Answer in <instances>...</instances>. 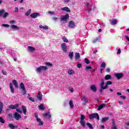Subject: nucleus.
Here are the masks:
<instances>
[{"mask_svg":"<svg viewBox=\"0 0 129 129\" xmlns=\"http://www.w3.org/2000/svg\"><path fill=\"white\" fill-rule=\"evenodd\" d=\"M47 69L48 68L46 66H40L36 69V72L37 73H41L42 71H46Z\"/></svg>","mask_w":129,"mask_h":129,"instance_id":"f257e3e1","label":"nucleus"},{"mask_svg":"<svg viewBox=\"0 0 129 129\" xmlns=\"http://www.w3.org/2000/svg\"><path fill=\"white\" fill-rule=\"evenodd\" d=\"M19 106H20V104H15V105H10L7 109V111H9L10 109H17V108H18Z\"/></svg>","mask_w":129,"mask_h":129,"instance_id":"f03ea898","label":"nucleus"},{"mask_svg":"<svg viewBox=\"0 0 129 129\" xmlns=\"http://www.w3.org/2000/svg\"><path fill=\"white\" fill-rule=\"evenodd\" d=\"M20 88L22 90V95H25L27 94V90H26V88L25 87V85L23 82H21L20 84Z\"/></svg>","mask_w":129,"mask_h":129,"instance_id":"7ed1b4c3","label":"nucleus"},{"mask_svg":"<svg viewBox=\"0 0 129 129\" xmlns=\"http://www.w3.org/2000/svg\"><path fill=\"white\" fill-rule=\"evenodd\" d=\"M89 118L90 119H94V118H97L98 120H99V115L98 113H92L89 115Z\"/></svg>","mask_w":129,"mask_h":129,"instance_id":"20e7f679","label":"nucleus"},{"mask_svg":"<svg viewBox=\"0 0 129 129\" xmlns=\"http://www.w3.org/2000/svg\"><path fill=\"white\" fill-rule=\"evenodd\" d=\"M85 118V115L83 114L81 115L80 123L82 126L84 127L85 126V122H84V119Z\"/></svg>","mask_w":129,"mask_h":129,"instance_id":"39448f33","label":"nucleus"},{"mask_svg":"<svg viewBox=\"0 0 129 129\" xmlns=\"http://www.w3.org/2000/svg\"><path fill=\"white\" fill-rule=\"evenodd\" d=\"M100 80H101V83L100 84V92H101V93H102V91H103V90H105V89H103V86H104V79H100Z\"/></svg>","mask_w":129,"mask_h":129,"instance_id":"423d86ee","label":"nucleus"},{"mask_svg":"<svg viewBox=\"0 0 129 129\" xmlns=\"http://www.w3.org/2000/svg\"><path fill=\"white\" fill-rule=\"evenodd\" d=\"M40 16H41V14L38 12H35L30 15V17L32 19H36L38 18V17H40Z\"/></svg>","mask_w":129,"mask_h":129,"instance_id":"0eeeda50","label":"nucleus"},{"mask_svg":"<svg viewBox=\"0 0 129 129\" xmlns=\"http://www.w3.org/2000/svg\"><path fill=\"white\" fill-rule=\"evenodd\" d=\"M13 117H14L16 120H19L20 118H22V116L21 114H19V113L16 112L13 114Z\"/></svg>","mask_w":129,"mask_h":129,"instance_id":"6e6552de","label":"nucleus"},{"mask_svg":"<svg viewBox=\"0 0 129 129\" xmlns=\"http://www.w3.org/2000/svg\"><path fill=\"white\" fill-rule=\"evenodd\" d=\"M115 77L116 78L117 80H119V79H121L123 77V74L122 73H115L114 74Z\"/></svg>","mask_w":129,"mask_h":129,"instance_id":"1a4fd4ad","label":"nucleus"},{"mask_svg":"<svg viewBox=\"0 0 129 129\" xmlns=\"http://www.w3.org/2000/svg\"><path fill=\"white\" fill-rule=\"evenodd\" d=\"M106 66V63H105V62H102V63L100 64L101 69L100 70L101 73H102V71L104 70Z\"/></svg>","mask_w":129,"mask_h":129,"instance_id":"9d476101","label":"nucleus"},{"mask_svg":"<svg viewBox=\"0 0 129 129\" xmlns=\"http://www.w3.org/2000/svg\"><path fill=\"white\" fill-rule=\"evenodd\" d=\"M61 46L63 52L66 53V52H67V46H66V43H62L61 44Z\"/></svg>","mask_w":129,"mask_h":129,"instance_id":"9b49d317","label":"nucleus"},{"mask_svg":"<svg viewBox=\"0 0 129 129\" xmlns=\"http://www.w3.org/2000/svg\"><path fill=\"white\" fill-rule=\"evenodd\" d=\"M43 116H44L45 118H48L49 119L51 118V114H50V112H48L43 114Z\"/></svg>","mask_w":129,"mask_h":129,"instance_id":"f8f14e48","label":"nucleus"},{"mask_svg":"<svg viewBox=\"0 0 129 129\" xmlns=\"http://www.w3.org/2000/svg\"><path fill=\"white\" fill-rule=\"evenodd\" d=\"M75 27V23L73 21H71L69 22V28H73Z\"/></svg>","mask_w":129,"mask_h":129,"instance_id":"ddd939ff","label":"nucleus"},{"mask_svg":"<svg viewBox=\"0 0 129 129\" xmlns=\"http://www.w3.org/2000/svg\"><path fill=\"white\" fill-rule=\"evenodd\" d=\"M91 90L92 91H93V92H96L97 91V88H96V86L95 85H93L91 86Z\"/></svg>","mask_w":129,"mask_h":129,"instance_id":"4468645a","label":"nucleus"},{"mask_svg":"<svg viewBox=\"0 0 129 129\" xmlns=\"http://www.w3.org/2000/svg\"><path fill=\"white\" fill-rule=\"evenodd\" d=\"M108 119H109V117H102V118H101V122H102V123H104L105 122V121H107V120H108Z\"/></svg>","mask_w":129,"mask_h":129,"instance_id":"2eb2a0df","label":"nucleus"},{"mask_svg":"<svg viewBox=\"0 0 129 129\" xmlns=\"http://www.w3.org/2000/svg\"><path fill=\"white\" fill-rule=\"evenodd\" d=\"M43 98V95H42V93L41 92H38V96H37V99L41 101Z\"/></svg>","mask_w":129,"mask_h":129,"instance_id":"dca6fc26","label":"nucleus"},{"mask_svg":"<svg viewBox=\"0 0 129 129\" xmlns=\"http://www.w3.org/2000/svg\"><path fill=\"white\" fill-rule=\"evenodd\" d=\"M12 83L13 85H14L15 87H16V88H19V84H18V82H17L16 80H13Z\"/></svg>","mask_w":129,"mask_h":129,"instance_id":"f3484780","label":"nucleus"},{"mask_svg":"<svg viewBox=\"0 0 129 129\" xmlns=\"http://www.w3.org/2000/svg\"><path fill=\"white\" fill-rule=\"evenodd\" d=\"M37 122H38L39 125H44V122H43V121H42V120H41V118H37V119L36 120Z\"/></svg>","mask_w":129,"mask_h":129,"instance_id":"a211bd4d","label":"nucleus"},{"mask_svg":"<svg viewBox=\"0 0 129 129\" xmlns=\"http://www.w3.org/2000/svg\"><path fill=\"white\" fill-rule=\"evenodd\" d=\"M68 19H69V14H67L61 18V21H67Z\"/></svg>","mask_w":129,"mask_h":129,"instance_id":"6ab92c4d","label":"nucleus"},{"mask_svg":"<svg viewBox=\"0 0 129 129\" xmlns=\"http://www.w3.org/2000/svg\"><path fill=\"white\" fill-rule=\"evenodd\" d=\"M9 85L11 93H15V89L14 88V86H13L12 83H10Z\"/></svg>","mask_w":129,"mask_h":129,"instance_id":"aec40b11","label":"nucleus"},{"mask_svg":"<svg viewBox=\"0 0 129 129\" xmlns=\"http://www.w3.org/2000/svg\"><path fill=\"white\" fill-rule=\"evenodd\" d=\"M9 126L11 129L18 128V125L15 126L13 123H10Z\"/></svg>","mask_w":129,"mask_h":129,"instance_id":"412c9836","label":"nucleus"},{"mask_svg":"<svg viewBox=\"0 0 129 129\" xmlns=\"http://www.w3.org/2000/svg\"><path fill=\"white\" fill-rule=\"evenodd\" d=\"M28 49L29 52H34V51L36 50V48L33 47L32 46H28Z\"/></svg>","mask_w":129,"mask_h":129,"instance_id":"4be33fe9","label":"nucleus"},{"mask_svg":"<svg viewBox=\"0 0 129 129\" xmlns=\"http://www.w3.org/2000/svg\"><path fill=\"white\" fill-rule=\"evenodd\" d=\"M22 111H23V113L26 114L27 113V107H26L25 105H22Z\"/></svg>","mask_w":129,"mask_h":129,"instance_id":"5701e85b","label":"nucleus"},{"mask_svg":"<svg viewBox=\"0 0 129 129\" xmlns=\"http://www.w3.org/2000/svg\"><path fill=\"white\" fill-rule=\"evenodd\" d=\"M62 11H64V12H67L68 13H71V11L68 7H64L62 8Z\"/></svg>","mask_w":129,"mask_h":129,"instance_id":"b1692460","label":"nucleus"},{"mask_svg":"<svg viewBox=\"0 0 129 129\" xmlns=\"http://www.w3.org/2000/svg\"><path fill=\"white\" fill-rule=\"evenodd\" d=\"M79 58H80V54H79V53L78 52H76L75 55V60H78Z\"/></svg>","mask_w":129,"mask_h":129,"instance_id":"393cba45","label":"nucleus"},{"mask_svg":"<svg viewBox=\"0 0 129 129\" xmlns=\"http://www.w3.org/2000/svg\"><path fill=\"white\" fill-rule=\"evenodd\" d=\"M11 28L13 30H20V27L17 25H12L11 26Z\"/></svg>","mask_w":129,"mask_h":129,"instance_id":"a878e982","label":"nucleus"},{"mask_svg":"<svg viewBox=\"0 0 129 129\" xmlns=\"http://www.w3.org/2000/svg\"><path fill=\"white\" fill-rule=\"evenodd\" d=\"M106 104L103 103L100 105L98 108V110H100L101 109H102L104 107H105Z\"/></svg>","mask_w":129,"mask_h":129,"instance_id":"bb28decb","label":"nucleus"},{"mask_svg":"<svg viewBox=\"0 0 129 129\" xmlns=\"http://www.w3.org/2000/svg\"><path fill=\"white\" fill-rule=\"evenodd\" d=\"M3 108H4V103L0 102V114L3 112Z\"/></svg>","mask_w":129,"mask_h":129,"instance_id":"cd10ccee","label":"nucleus"},{"mask_svg":"<svg viewBox=\"0 0 129 129\" xmlns=\"http://www.w3.org/2000/svg\"><path fill=\"white\" fill-rule=\"evenodd\" d=\"M110 79H111V76H110V75H107L105 76V80H110Z\"/></svg>","mask_w":129,"mask_h":129,"instance_id":"c85d7f7f","label":"nucleus"},{"mask_svg":"<svg viewBox=\"0 0 129 129\" xmlns=\"http://www.w3.org/2000/svg\"><path fill=\"white\" fill-rule=\"evenodd\" d=\"M83 100L84 101L85 103H87L88 102V100L87 99V98L85 96H82Z\"/></svg>","mask_w":129,"mask_h":129,"instance_id":"c756f323","label":"nucleus"},{"mask_svg":"<svg viewBox=\"0 0 129 129\" xmlns=\"http://www.w3.org/2000/svg\"><path fill=\"white\" fill-rule=\"evenodd\" d=\"M38 107L39 109H41V110H44V109H45V107L44 106V104H41L40 105H39Z\"/></svg>","mask_w":129,"mask_h":129,"instance_id":"7c9ffc66","label":"nucleus"},{"mask_svg":"<svg viewBox=\"0 0 129 129\" xmlns=\"http://www.w3.org/2000/svg\"><path fill=\"white\" fill-rule=\"evenodd\" d=\"M73 52H71L69 54V57L70 59H71V60H72V59H73Z\"/></svg>","mask_w":129,"mask_h":129,"instance_id":"2f4dec72","label":"nucleus"},{"mask_svg":"<svg viewBox=\"0 0 129 129\" xmlns=\"http://www.w3.org/2000/svg\"><path fill=\"white\" fill-rule=\"evenodd\" d=\"M111 24V25H116L117 24V20L114 19L112 20Z\"/></svg>","mask_w":129,"mask_h":129,"instance_id":"473e14b6","label":"nucleus"},{"mask_svg":"<svg viewBox=\"0 0 129 129\" xmlns=\"http://www.w3.org/2000/svg\"><path fill=\"white\" fill-rule=\"evenodd\" d=\"M69 104L71 108H73V107H74V105H73V101L70 100L69 102Z\"/></svg>","mask_w":129,"mask_h":129,"instance_id":"72a5a7b5","label":"nucleus"},{"mask_svg":"<svg viewBox=\"0 0 129 129\" xmlns=\"http://www.w3.org/2000/svg\"><path fill=\"white\" fill-rule=\"evenodd\" d=\"M39 28L40 29H44V30H48V26H43V25H40L39 26Z\"/></svg>","mask_w":129,"mask_h":129,"instance_id":"f704fd0d","label":"nucleus"},{"mask_svg":"<svg viewBox=\"0 0 129 129\" xmlns=\"http://www.w3.org/2000/svg\"><path fill=\"white\" fill-rule=\"evenodd\" d=\"M9 14L8 12H5L4 14L2 16L4 19H6V18H7L8 16H9Z\"/></svg>","mask_w":129,"mask_h":129,"instance_id":"c9c22d12","label":"nucleus"},{"mask_svg":"<svg viewBox=\"0 0 129 129\" xmlns=\"http://www.w3.org/2000/svg\"><path fill=\"white\" fill-rule=\"evenodd\" d=\"M5 9H1L0 10V17H3V15H4V14H5Z\"/></svg>","mask_w":129,"mask_h":129,"instance_id":"e433bc0d","label":"nucleus"},{"mask_svg":"<svg viewBox=\"0 0 129 129\" xmlns=\"http://www.w3.org/2000/svg\"><path fill=\"white\" fill-rule=\"evenodd\" d=\"M74 73H75V72L73 70H70L68 71V74L70 75H72V74H74Z\"/></svg>","mask_w":129,"mask_h":129,"instance_id":"4c0bfd02","label":"nucleus"},{"mask_svg":"<svg viewBox=\"0 0 129 129\" xmlns=\"http://www.w3.org/2000/svg\"><path fill=\"white\" fill-rule=\"evenodd\" d=\"M86 124H87V126H88V127H89V128L93 129V126H92V124H91L90 123H87Z\"/></svg>","mask_w":129,"mask_h":129,"instance_id":"58836bf2","label":"nucleus"},{"mask_svg":"<svg viewBox=\"0 0 129 129\" xmlns=\"http://www.w3.org/2000/svg\"><path fill=\"white\" fill-rule=\"evenodd\" d=\"M45 65H46V66H48L49 67H52V66H53V64L50 63V62H45Z\"/></svg>","mask_w":129,"mask_h":129,"instance_id":"ea45409f","label":"nucleus"},{"mask_svg":"<svg viewBox=\"0 0 129 129\" xmlns=\"http://www.w3.org/2000/svg\"><path fill=\"white\" fill-rule=\"evenodd\" d=\"M32 12V10L29 9L27 12H26V16H27V17L28 16H30V14H31V12Z\"/></svg>","mask_w":129,"mask_h":129,"instance_id":"a19ab883","label":"nucleus"},{"mask_svg":"<svg viewBox=\"0 0 129 129\" xmlns=\"http://www.w3.org/2000/svg\"><path fill=\"white\" fill-rule=\"evenodd\" d=\"M85 62L86 64H90V61L88 58H85Z\"/></svg>","mask_w":129,"mask_h":129,"instance_id":"79ce46f5","label":"nucleus"},{"mask_svg":"<svg viewBox=\"0 0 129 129\" xmlns=\"http://www.w3.org/2000/svg\"><path fill=\"white\" fill-rule=\"evenodd\" d=\"M0 122H1V123H5V122H6V121H5L3 117H0Z\"/></svg>","mask_w":129,"mask_h":129,"instance_id":"37998d69","label":"nucleus"},{"mask_svg":"<svg viewBox=\"0 0 129 129\" xmlns=\"http://www.w3.org/2000/svg\"><path fill=\"white\" fill-rule=\"evenodd\" d=\"M28 99L32 102H35V99H34V98H33L32 97H28Z\"/></svg>","mask_w":129,"mask_h":129,"instance_id":"c03bdc74","label":"nucleus"},{"mask_svg":"<svg viewBox=\"0 0 129 129\" xmlns=\"http://www.w3.org/2000/svg\"><path fill=\"white\" fill-rule=\"evenodd\" d=\"M90 69H92V67L90 66H87L86 67L85 70H86V71H88V70H89Z\"/></svg>","mask_w":129,"mask_h":129,"instance_id":"a18cd8bd","label":"nucleus"},{"mask_svg":"<svg viewBox=\"0 0 129 129\" xmlns=\"http://www.w3.org/2000/svg\"><path fill=\"white\" fill-rule=\"evenodd\" d=\"M62 41H63V42H64L65 43H68V42H69L68 39H67V38H63Z\"/></svg>","mask_w":129,"mask_h":129,"instance_id":"49530a36","label":"nucleus"},{"mask_svg":"<svg viewBox=\"0 0 129 129\" xmlns=\"http://www.w3.org/2000/svg\"><path fill=\"white\" fill-rule=\"evenodd\" d=\"M2 27H5V28H9L10 27V25L9 24H2Z\"/></svg>","mask_w":129,"mask_h":129,"instance_id":"de8ad7c7","label":"nucleus"},{"mask_svg":"<svg viewBox=\"0 0 129 129\" xmlns=\"http://www.w3.org/2000/svg\"><path fill=\"white\" fill-rule=\"evenodd\" d=\"M108 85H111L112 84V82L108 81L106 83Z\"/></svg>","mask_w":129,"mask_h":129,"instance_id":"09e8293b","label":"nucleus"},{"mask_svg":"<svg viewBox=\"0 0 129 129\" xmlns=\"http://www.w3.org/2000/svg\"><path fill=\"white\" fill-rule=\"evenodd\" d=\"M77 67H78V68H82V64L81 63H78Z\"/></svg>","mask_w":129,"mask_h":129,"instance_id":"8fccbe9b","label":"nucleus"},{"mask_svg":"<svg viewBox=\"0 0 129 129\" xmlns=\"http://www.w3.org/2000/svg\"><path fill=\"white\" fill-rule=\"evenodd\" d=\"M8 117L10 118V119L13 118V114H12L11 113L9 114Z\"/></svg>","mask_w":129,"mask_h":129,"instance_id":"3c124183","label":"nucleus"},{"mask_svg":"<svg viewBox=\"0 0 129 129\" xmlns=\"http://www.w3.org/2000/svg\"><path fill=\"white\" fill-rule=\"evenodd\" d=\"M108 85L106 83L105 86H103V88L105 90L107 88Z\"/></svg>","mask_w":129,"mask_h":129,"instance_id":"603ef678","label":"nucleus"},{"mask_svg":"<svg viewBox=\"0 0 129 129\" xmlns=\"http://www.w3.org/2000/svg\"><path fill=\"white\" fill-rule=\"evenodd\" d=\"M16 109V111H17V112H19V113L22 112V111L20 109V108H17Z\"/></svg>","mask_w":129,"mask_h":129,"instance_id":"864d4df0","label":"nucleus"},{"mask_svg":"<svg viewBox=\"0 0 129 129\" xmlns=\"http://www.w3.org/2000/svg\"><path fill=\"white\" fill-rule=\"evenodd\" d=\"M34 115L35 117L36 118V120H37L38 118H39L38 117V113H35Z\"/></svg>","mask_w":129,"mask_h":129,"instance_id":"5fc2aeb1","label":"nucleus"},{"mask_svg":"<svg viewBox=\"0 0 129 129\" xmlns=\"http://www.w3.org/2000/svg\"><path fill=\"white\" fill-rule=\"evenodd\" d=\"M121 52V50H120V48H119V49H118L117 52V55L120 54Z\"/></svg>","mask_w":129,"mask_h":129,"instance_id":"6e6d98bb","label":"nucleus"},{"mask_svg":"<svg viewBox=\"0 0 129 129\" xmlns=\"http://www.w3.org/2000/svg\"><path fill=\"white\" fill-rule=\"evenodd\" d=\"M52 20H53V21H55V22H57V21H58V18H57V17H53L52 18Z\"/></svg>","mask_w":129,"mask_h":129,"instance_id":"4d7b16f0","label":"nucleus"},{"mask_svg":"<svg viewBox=\"0 0 129 129\" xmlns=\"http://www.w3.org/2000/svg\"><path fill=\"white\" fill-rule=\"evenodd\" d=\"M106 72L107 73L110 72V69L109 68H106Z\"/></svg>","mask_w":129,"mask_h":129,"instance_id":"13d9d810","label":"nucleus"},{"mask_svg":"<svg viewBox=\"0 0 129 129\" xmlns=\"http://www.w3.org/2000/svg\"><path fill=\"white\" fill-rule=\"evenodd\" d=\"M120 98H122V99H126L125 96H120Z\"/></svg>","mask_w":129,"mask_h":129,"instance_id":"bf43d9fd","label":"nucleus"},{"mask_svg":"<svg viewBox=\"0 0 129 129\" xmlns=\"http://www.w3.org/2000/svg\"><path fill=\"white\" fill-rule=\"evenodd\" d=\"M2 73L3 75H7V72L5 71L4 70H2Z\"/></svg>","mask_w":129,"mask_h":129,"instance_id":"052dcab7","label":"nucleus"},{"mask_svg":"<svg viewBox=\"0 0 129 129\" xmlns=\"http://www.w3.org/2000/svg\"><path fill=\"white\" fill-rule=\"evenodd\" d=\"M15 12H16V13H18V12H19V8L18 7L15 8Z\"/></svg>","mask_w":129,"mask_h":129,"instance_id":"680f3d73","label":"nucleus"},{"mask_svg":"<svg viewBox=\"0 0 129 129\" xmlns=\"http://www.w3.org/2000/svg\"><path fill=\"white\" fill-rule=\"evenodd\" d=\"M97 41H98V38H96V39L93 40V43H96V42H97Z\"/></svg>","mask_w":129,"mask_h":129,"instance_id":"e2e57ef3","label":"nucleus"},{"mask_svg":"<svg viewBox=\"0 0 129 129\" xmlns=\"http://www.w3.org/2000/svg\"><path fill=\"white\" fill-rule=\"evenodd\" d=\"M118 103L120 104V105H122V104H123V102H122V101H119Z\"/></svg>","mask_w":129,"mask_h":129,"instance_id":"0e129e2a","label":"nucleus"},{"mask_svg":"<svg viewBox=\"0 0 129 129\" xmlns=\"http://www.w3.org/2000/svg\"><path fill=\"white\" fill-rule=\"evenodd\" d=\"M125 38L126 39L127 41L129 42V37L127 36H125Z\"/></svg>","mask_w":129,"mask_h":129,"instance_id":"69168bd1","label":"nucleus"},{"mask_svg":"<svg viewBox=\"0 0 129 129\" xmlns=\"http://www.w3.org/2000/svg\"><path fill=\"white\" fill-rule=\"evenodd\" d=\"M116 94H117V95L119 96L121 95V93H120V92H117Z\"/></svg>","mask_w":129,"mask_h":129,"instance_id":"338daca9","label":"nucleus"},{"mask_svg":"<svg viewBox=\"0 0 129 129\" xmlns=\"http://www.w3.org/2000/svg\"><path fill=\"white\" fill-rule=\"evenodd\" d=\"M10 24H15V21H10Z\"/></svg>","mask_w":129,"mask_h":129,"instance_id":"774afa93","label":"nucleus"}]
</instances>
